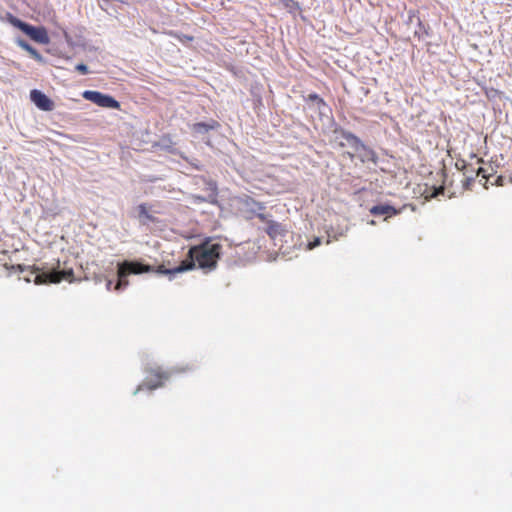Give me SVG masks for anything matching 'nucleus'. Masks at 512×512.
Masks as SVG:
<instances>
[{
	"mask_svg": "<svg viewBox=\"0 0 512 512\" xmlns=\"http://www.w3.org/2000/svg\"><path fill=\"white\" fill-rule=\"evenodd\" d=\"M258 219L261 220L262 222L266 221V215L265 214H262V213H259L257 215Z\"/></svg>",
	"mask_w": 512,
	"mask_h": 512,
	"instance_id": "obj_21",
	"label": "nucleus"
},
{
	"mask_svg": "<svg viewBox=\"0 0 512 512\" xmlns=\"http://www.w3.org/2000/svg\"><path fill=\"white\" fill-rule=\"evenodd\" d=\"M110 286H111V281H108L107 282V288L110 289Z\"/></svg>",
	"mask_w": 512,
	"mask_h": 512,
	"instance_id": "obj_22",
	"label": "nucleus"
},
{
	"mask_svg": "<svg viewBox=\"0 0 512 512\" xmlns=\"http://www.w3.org/2000/svg\"><path fill=\"white\" fill-rule=\"evenodd\" d=\"M218 128H220V123L214 119H211L209 122H197L192 125V130L199 134L217 130Z\"/></svg>",
	"mask_w": 512,
	"mask_h": 512,
	"instance_id": "obj_9",
	"label": "nucleus"
},
{
	"mask_svg": "<svg viewBox=\"0 0 512 512\" xmlns=\"http://www.w3.org/2000/svg\"><path fill=\"white\" fill-rule=\"evenodd\" d=\"M500 92L497 89L494 88H485V95L489 99H494L497 96H499Z\"/></svg>",
	"mask_w": 512,
	"mask_h": 512,
	"instance_id": "obj_18",
	"label": "nucleus"
},
{
	"mask_svg": "<svg viewBox=\"0 0 512 512\" xmlns=\"http://www.w3.org/2000/svg\"><path fill=\"white\" fill-rule=\"evenodd\" d=\"M306 101L316 103L319 109L326 105L325 101L316 93L309 94Z\"/></svg>",
	"mask_w": 512,
	"mask_h": 512,
	"instance_id": "obj_15",
	"label": "nucleus"
},
{
	"mask_svg": "<svg viewBox=\"0 0 512 512\" xmlns=\"http://www.w3.org/2000/svg\"><path fill=\"white\" fill-rule=\"evenodd\" d=\"M320 243H321L320 239H319V238H315V239H314V241H312V242H310V243L308 244V249H309V250H312V249H314L315 247H317L318 245H320Z\"/></svg>",
	"mask_w": 512,
	"mask_h": 512,
	"instance_id": "obj_20",
	"label": "nucleus"
},
{
	"mask_svg": "<svg viewBox=\"0 0 512 512\" xmlns=\"http://www.w3.org/2000/svg\"><path fill=\"white\" fill-rule=\"evenodd\" d=\"M341 135L355 151H359L360 149L366 150V146L363 142L351 132L342 131Z\"/></svg>",
	"mask_w": 512,
	"mask_h": 512,
	"instance_id": "obj_10",
	"label": "nucleus"
},
{
	"mask_svg": "<svg viewBox=\"0 0 512 512\" xmlns=\"http://www.w3.org/2000/svg\"><path fill=\"white\" fill-rule=\"evenodd\" d=\"M470 181H471V179H469V178H467V179L465 180V182H466V184H467V185L470 183Z\"/></svg>",
	"mask_w": 512,
	"mask_h": 512,
	"instance_id": "obj_23",
	"label": "nucleus"
},
{
	"mask_svg": "<svg viewBox=\"0 0 512 512\" xmlns=\"http://www.w3.org/2000/svg\"><path fill=\"white\" fill-rule=\"evenodd\" d=\"M280 228H281V226L279 223L274 222V221H269L266 231L270 237L274 238L280 232Z\"/></svg>",
	"mask_w": 512,
	"mask_h": 512,
	"instance_id": "obj_14",
	"label": "nucleus"
},
{
	"mask_svg": "<svg viewBox=\"0 0 512 512\" xmlns=\"http://www.w3.org/2000/svg\"><path fill=\"white\" fill-rule=\"evenodd\" d=\"M284 3L291 2L292 0H282Z\"/></svg>",
	"mask_w": 512,
	"mask_h": 512,
	"instance_id": "obj_24",
	"label": "nucleus"
},
{
	"mask_svg": "<svg viewBox=\"0 0 512 512\" xmlns=\"http://www.w3.org/2000/svg\"><path fill=\"white\" fill-rule=\"evenodd\" d=\"M16 43L19 47H21L22 49L27 51L29 53V55L33 59H35L37 62H39V63L44 62L43 56L34 47H32L28 42H26L23 39H17Z\"/></svg>",
	"mask_w": 512,
	"mask_h": 512,
	"instance_id": "obj_12",
	"label": "nucleus"
},
{
	"mask_svg": "<svg viewBox=\"0 0 512 512\" xmlns=\"http://www.w3.org/2000/svg\"><path fill=\"white\" fill-rule=\"evenodd\" d=\"M6 19L12 26L20 29L27 36H29L33 41L40 43V44H44V45L49 44L50 38L48 36V32L45 27L32 26V25L20 20L19 18H17L16 16H14L11 13H7Z\"/></svg>",
	"mask_w": 512,
	"mask_h": 512,
	"instance_id": "obj_3",
	"label": "nucleus"
},
{
	"mask_svg": "<svg viewBox=\"0 0 512 512\" xmlns=\"http://www.w3.org/2000/svg\"><path fill=\"white\" fill-rule=\"evenodd\" d=\"M30 99L42 111H52L54 109V102L40 90L33 89L30 92Z\"/></svg>",
	"mask_w": 512,
	"mask_h": 512,
	"instance_id": "obj_7",
	"label": "nucleus"
},
{
	"mask_svg": "<svg viewBox=\"0 0 512 512\" xmlns=\"http://www.w3.org/2000/svg\"><path fill=\"white\" fill-rule=\"evenodd\" d=\"M477 176H481L482 179L485 180L484 187L487 189V183L490 182L491 185L503 186L505 184V178L503 176H496L489 172L487 168L480 167L477 170Z\"/></svg>",
	"mask_w": 512,
	"mask_h": 512,
	"instance_id": "obj_8",
	"label": "nucleus"
},
{
	"mask_svg": "<svg viewBox=\"0 0 512 512\" xmlns=\"http://www.w3.org/2000/svg\"><path fill=\"white\" fill-rule=\"evenodd\" d=\"M222 246L219 243L205 241L200 245L192 246L187 257L177 266V271H189L195 268L196 263L202 269H214L220 258Z\"/></svg>",
	"mask_w": 512,
	"mask_h": 512,
	"instance_id": "obj_1",
	"label": "nucleus"
},
{
	"mask_svg": "<svg viewBox=\"0 0 512 512\" xmlns=\"http://www.w3.org/2000/svg\"><path fill=\"white\" fill-rule=\"evenodd\" d=\"M137 210H138V216L140 219H145L148 222L156 221V218L149 213L148 207L145 203L138 205Z\"/></svg>",
	"mask_w": 512,
	"mask_h": 512,
	"instance_id": "obj_13",
	"label": "nucleus"
},
{
	"mask_svg": "<svg viewBox=\"0 0 512 512\" xmlns=\"http://www.w3.org/2000/svg\"><path fill=\"white\" fill-rule=\"evenodd\" d=\"M153 268L136 261H124L118 264V276H128L130 274H140L151 272Z\"/></svg>",
	"mask_w": 512,
	"mask_h": 512,
	"instance_id": "obj_6",
	"label": "nucleus"
},
{
	"mask_svg": "<svg viewBox=\"0 0 512 512\" xmlns=\"http://www.w3.org/2000/svg\"><path fill=\"white\" fill-rule=\"evenodd\" d=\"M38 271V268H34V272L36 273L34 282L37 285L56 284L62 281L71 283L74 280V270L72 267H67L66 263H64L63 268L60 267V263L58 262L57 267L50 271L41 273H38Z\"/></svg>",
	"mask_w": 512,
	"mask_h": 512,
	"instance_id": "obj_2",
	"label": "nucleus"
},
{
	"mask_svg": "<svg viewBox=\"0 0 512 512\" xmlns=\"http://www.w3.org/2000/svg\"><path fill=\"white\" fill-rule=\"evenodd\" d=\"M184 368H173L170 371H164L160 367L151 368L147 371V377L143 383L140 385L136 392L142 389V387H146L148 390H155L164 385L165 381H167L170 376L174 373L185 372Z\"/></svg>",
	"mask_w": 512,
	"mask_h": 512,
	"instance_id": "obj_4",
	"label": "nucleus"
},
{
	"mask_svg": "<svg viewBox=\"0 0 512 512\" xmlns=\"http://www.w3.org/2000/svg\"><path fill=\"white\" fill-rule=\"evenodd\" d=\"M370 213L375 216L386 215V217L394 216L398 211L390 205H375L370 209Z\"/></svg>",
	"mask_w": 512,
	"mask_h": 512,
	"instance_id": "obj_11",
	"label": "nucleus"
},
{
	"mask_svg": "<svg viewBox=\"0 0 512 512\" xmlns=\"http://www.w3.org/2000/svg\"><path fill=\"white\" fill-rule=\"evenodd\" d=\"M127 276H118V281L115 286V290H121L128 286L129 281L126 279Z\"/></svg>",
	"mask_w": 512,
	"mask_h": 512,
	"instance_id": "obj_16",
	"label": "nucleus"
},
{
	"mask_svg": "<svg viewBox=\"0 0 512 512\" xmlns=\"http://www.w3.org/2000/svg\"><path fill=\"white\" fill-rule=\"evenodd\" d=\"M176 269H177V267H175L173 269H166L163 265H160L157 269V272L162 273V274H172V275L182 272V271H177Z\"/></svg>",
	"mask_w": 512,
	"mask_h": 512,
	"instance_id": "obj_17",
	"label": "nucleus"
},
{
	"mask_svg": "<svg viewBox=\"0 0 512 512\" xmlns=\"http://www.w3.org/2000/svg\"><path fill=\"white\" fill-rule=\"evenodd\" d=\"M75 69L82 75H85L89 72L88 67L83 63L77 64Z\"/></svg>",
	"mask_w": 512,
	"mask_h": 512,
	"instance_id": "obj_19",
	"label": "nucleus"
},
{
	"mask_svg": "<svg viewBox=\"0 0 512 512\" xmlns=\"http://www.w3.org/2000/svg\"><path fill=\"white\" fill-rule=\"evenodd\" d=\"M84 99L103 108L120 109V103L112 96L99 91L86 90L82 93Z\"/></svg>",
	"mask_w": 512,
	"mask_h": 512,
	"instance_id": "obj_5",
	"label": "nucleus"
}]
</instances>
